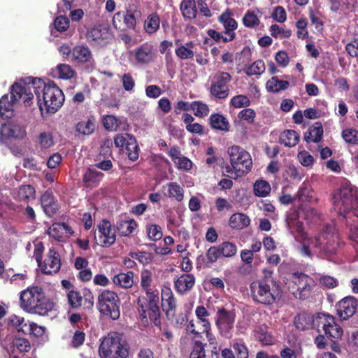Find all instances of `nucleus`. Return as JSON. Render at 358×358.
Wrapping results in <instances>:
<instances>
[{
  "label": "nucleus",
  "instance_id": "obj_1",
  "mask_svg": "<svg viewBox=\"0 0 358 358\" xmlns=\"http://www.w3.org/2000/svg\"><path fill=\"white\" fill-rule=\"evenodd\" d=\"M287 230L294 236L301 246L300 253L307 257L314 255L331 259L337 254L341 245V240L334 224H327L314 237H309L304 231L303 224L299 220L297 213H288L286 217Z\"/></svg>",
  "mask_w": 358,
  "mask_h": 358
},
{
  "label": "nucleus",
  "instance_id": "obj_2",
  "mask_svg": "<svg viewBox=\"0 0 358 358\" xmlns=\"http://www.w3.org/2000/svg\"><path fill=\"white\" fill-rule=\"evenodd\" d=\"M13 92L16 96L24 99L27 106L31 105L35 95L42 115L55 113L64 101L63 92L55 83L38 78L22 80L14 85Z\"/></svg>",
  "mask_w": 358,
  "mask_h": 358
},
{
  "label": "nucleus",
  "instance_id": "obj_3",
  "mask_svg": "<svg viewBox=\"0 0 358 358\" xmlns=\"http://www.w3.org/2000/svg\"><path fill=\"white\" fill-rule=\"evenodd\" d=\"M333 205L334 209L345 218L352 219L353 222H358V194L357 188L349 181H344L340 188L333 196ZM350 239L357 245H355L358 250V223L351 229Z\"/></svg>",
  "mask_w": 358,
  "mask_h": 358
},
{
  "label": "nucleus",
  "instance_id": "obj_4",
  "mask_svg": "<svg viewBox=\"0 0 358 358\" xmlns=\"http://www.w3.org/2000/svg\"><path fill=\"white\" fill-rule=\"evenodd\" d=\"M230 165L225 167L227 173L235 178L248 174L252 167L250 154L238 145H231L227 148Z\"/></svg>",
  "mask_w": 358,
  "mask_h": 358
},
{
  "label": "nucleus",
  "instance_id": "obj_5",
  "mask_svg": "<svg viewBox=\"0 0 358 358\" xmlns=\"http://www.w3.org/2000/svg\"><path fill=\"white\" fill-rule=\"evenodd\" d=\"M99 352L101 358H129L130 346L120 334L113 332L102 340Z\"/></svg>",
  "mask_w": 358,
  "mask_h": 358
},
{
  "label": "nucleus",
  "instance_id": "obj_6",
  "mask_svg": "<svg viewBox=\"0 0 358 358\" xmlns=\"http://www.w3.org/2000/svg\"><path fill=\"white\" fill-rule=\"evenodd\" d=\"M44 292L39 287H31L22 292L20 295L21 306L29 312L43 315L51 308V304L47 303Z\"/></svg>",
  "mask_w": 358,
  "mask_h": 358
},
{
  "label": "nucleus",
  "instance_id": "obj_7",
  "mask_svg": "<svg viewBox=\"0 0 358 358\" xmlns=\"http://www.w3.org/2000/svg\"><path fill=\"white\" fill-rule=\"evenodd\" d=\"M287 289L294 296L299 299H306L311 294L315 285L314 280L308 275L300 273H294L287 282Z\"/></svg>",
  "mask_w": 358,
  "mask_h": 358
},
{
  "label": "nucleus",
  "instance_id": "obj_8",
  "mask_svg": "<svg viewBox=\"0 0 358 358\" xmlns=\"http://www.w3.org/2000/svg\"><path fill=\"white\" fill-rule=\"evenodd\" d=\"M271 280H260L251 283L250 289L254 300L264 304H272L279 298V292Z\"/></svg>",
  "mask_w": 358,
  "mask_h": 358
},
{
  "label": "nucleus",
  "instance_id": "obj_9",
  "mask_svg": "<svg viewBox=\"0 0 358 358\" xmlns=\"http://www.w3.org/2000/svg\"><path fill=\"white\" fill-rule=\"evenodd\" d=\"M98 309L103 315L115 320L120 317V300L117 294L110 290H103L98 297Z\"/></svg>",
  "mask_w": 358,
  "mask_h": 358
},
{
  "label": "nucleus",
  "instance_id": "obj_10",
  "mask_svg": "<svg viewBox=\"0 0 358 358\" xmlns=\"http://www.w3.org/2000/svg\"><path fill=\"white\" fill-rule=\"evenodd\" d=\"M236 313L234 310L218 308L215 316V326L219 334L225 338L233 336Z\"/></svg>",
  "mask_w": 358,
  "mask_h": 358
},
{
  "label": "nucleus",
  "instance_id": "obj_11",
  "mask_svg": "<svg viewBox=\"0 0 358 358\" xmlns=\"http://www.w3.org/2000/svg\"><path fill=\"white\" fill-rule=\"evenodd\" d=\"M141 17V12L134 4L129 5L125 11L117 12L112 20L113 27L117 29L120 28L121 20L127 29L134 30L137 22Z\"/></svg>",
  "mask_w": 358,
  "mask_h": 358
},
{
  "label": "nucleus",
  "instance_id": "obj_12",
  "mask_svg": "<svg viewBox=\"0 0 358 358\" xmlns=\"http://www.w3.org/2000/svg\"><path fill=\"white\" fill-rule=\"evenodd\" d=\"M231 80V75L227 72L217 73L211 82L210 94L217 99H223L228 96L229 88L228 83Z\"/></svg>",
  "mask_w": 358,
  "mask_h": 358
},
{
  "label": "nucleus",
  "instance_id": "obj_13",
  "mask_svg": "<svg viewBox=\"0 0 358 358\" xmlns=\"http://www.w3.org/2000/svg\"><path fill=\"white\" fill-rule=\"evenodd\" d=\"M322 329L324 334L329 338H340L343 334L342 328L336 323L335 318L328 314L321 313L317 315V328L320 332Z\"/></svg>",
  "mask_w": 358,
  "mask_h": 358
},
{
  "label": "nucleus",
  "instance_id": "obj_14",
  "mask_svg": "<svg viewBox=\"0 0 358 358\" xmlns=\"http://www.w3.org/2000/svg\"><path fill=\"white\" fill-rule=\"evenodd\" d=\"M99 244L102 247L112 245L116 240V229L107 220H101L96 227Z\"/></svg>",
  "mask_w": 358,
  "mask_h": 358
},
{
  "label": "nucleus",
  "instance_id": "obj_15",
  "mask_svg": "<svg viewBox=\"0 0 358 358\" xmlns=\"http://www.w3.org/2000/svg\"><path fill=\"white\" fill-rule=\"evenodd\" d=\"M27 135L25 127L17 122H8L0 127V143L7 145L9 138L22 139Z\"/></svg>",
  "mask_w": 358,
  "mask_h": 358
},
{
  "label": "nucleus",
  "instance_id": "obj_16",
  "mask_svg": "<svg viewBox=\"0 0 358 358\" xmlns=\"http://www.w3.org/2000/svg\"><path fill=\"white\" fill-rule=\"evenodd\" d=\"M87 39L94 45L106 46L113 39L109 28L96 26L87 31Z\"/></svg>",
  "mask_w": 358,
  "mask_h": 358
},
{
  "label": "nucleus",
  "instance_id": "obj_17",
  "mask_svg": "<svg viewBox=\"0 0 358 358\" xmlns=\"http://www.w3.org/2000/svg\"><path fill=\"white\" fill-rule=\"evenodd\" d=\"M48 234L58 242H66L74 234L72 228L64 222H55L49 227Z\"/></svg>",
  "mask_w": 358,
  "mask_h": 358
},
{
  "label": "nucleus",
  "instance_id": "obj_18",
  "mask_svg": "<svg viewBox=\"0 0 358 358\" xmlns=\"http://www.w3.org/2000/svg\"><path fill=\"white\" fill-rule=\"evenodd\" d=\"M18 83L17 82V83ZM15 84L16 83L10 87V96L5 94L0 99V117L1 118L11 117L13 115L15 103L19 100H22L24 102L22 97H17L14 94L13 87Z\"/></svg>",
  "mask_w": 358,
  "mask_h": 358
},
{
  "label": "nucleus",
  "instance_id": "obj_19",
  "mask_svg": "<svg viewBox=\"0 0 358 358\" xmlns=\"http://www.w3.org/2000/svg\"><path fill=\"white\" fill-rule=\"evenodd\" d=\"M357 306L358 301L355 297L352 296L345 297L336 306L339 317L343 320H348L355 313Z\"/></svg>",
  "mask_w": 358,
  "mask_h": 358
},
{
  "label": "nucleus",
  "instance_id": "obj_20",
  "mask_svg": "<svg viewBox=\"0 0 358 358\" xmlns=\"http://www.w3.org/2000/svg\"><path fill=\"white\" fill-rule=\"evenodd\" d=\"M232 16V12L229 9H227L218 17L219 22L223 25L225 34L229 36V38H224V42L231 41L236 37L234 31L238 27V23Z\"/></svg>",
  "mask_w": 358,
  "mask_h": 358
},
{
  "label": "nucleus",
  "instance_id": "obj_21",
  "mask_svg": "<svg viewBox=\"0 0 358 358\" xmlns=\"http://www.w3.org/2000/svg\"><path fill=\"white\" fill-rule=\"evenodd\" d=\"M134 57L138 64H148L153 62L156 57V52L152 45L144 43L134 51Z\"/></svg>",
  "mask_w": 358,
  "mask_h": 358
},
{
  "label": "nucleus",
  "instance_id": "obj_22",
  "mask_svg": "<svg viewBox=\"0 0 358 358\" xmlns=\"http://www.w3.org/2000/svg\"><path fill=\"white\" fill-rule=\"evenodd\" d=\"M60 268V255L54 248H50L42 268L43 272L45 274L57 273Z\"/></svg>",
  "mask_w": 358,
  "mask_h": 358
},
{
  "label": "nucleus",
  "instance_id": "obj_23",
  "mask_svg": "<svg viewBox=\"0 0 358 358\" xmlns=\"http://www.w3.org/2000/svg\"><path fill=\"white\" fill-rule=\"evenodd\" d=\"M72 62L79 64H92L94 59L90 49L85 45H78L72 49Z\"/></svg>",
  "mask_w": 358,
  "mask_h": 358
},
{
  "label": "nucleus",
  "instance_id": "obj_24",
  "mask_svg": "<svg viewBox=\"0 0 358 358\" xmlns=\"http://www.w3.org/2000/svg\"><path fill=\"white\" fill-rule=\"evenodd\" d=\"M195 284V278L192 274L181 275L174 282L176 291L180 294H185L190 291Z\"/></svg>",
  "mask_w": 358,
  "mask_h": 358
},
{
  "label": "nucleus",
  "instance_id": "obj_25",
  "mask_svg": "<svg viewBox=\"0 0 358 358\" xmlns=\"http://www.w3.org/2000/svg\"><path fill=\"white\" fill-rule=\"evenodd\" d=\"M138 305L141 308V310H139L140 314L143 318H146L148 315L150 320L152 321L156 326L160 325V309L159 304L146 306L145 307L141 299H138Z\"/></svg>",
  "mask_w": 358,
  "mask_h": 358
},
{
  "label": "nucleus",
  "instance_id": "obj_26",
  "mask_svg": "<svg viewBox=\"0 0 358 358\" xmlns=\"http://www.w3.org/2000/svg\"><path fill=\"white\" fill-rule=\"evenodd\" d=\"M41 203L44 213L49 217L54 215L59 208L57 201L52 194L45 192L41 197Z\"/></svg>",
  "mask_w": 358,
  "mask_h": 358
},
{
  "label": "nucleus",
  "instance_id": "obj_27",
  "mask_svg": "<svg viewBox=\"0 0 358 358\" xmlns=\"http://www.w3.org/2000/svg\"><path fill=\"white\" fill-rule=\"evenodd\" d=\"M50 75L55 78L70 80L76 75V71L67 64H59L51 69Z\"/></svg>",
  "mask_w": 358,
  "mask_h": 358
},
{
  "label": "nucleus",
  "instance_id": "obj_28",
  "mask_svg": "<svg viewBox=\"0 0 358 358\" xmlns=\"http://www.w3.org/2000/svg\"><path fill=\"white\" fill-rule=\"evenodd\" d=\"M295 327L299 330H306L317 325V315L313 317L309 313L299 314L294 318Z\"/></svg>",
  "mask_w": 358,
  "mask_h": 358
},
{
  "label": "nucleus",
  "instance_id": "obj_29",
  "mask_svg": "<svg viewBox=\"0 0 358 358\" xmlns=\"http://www.w3.org/2000/svg\"><path fill=\"white\" fill-rule=\"evenodd\" d=\"M162 307L167 316L176 309V300L171 289L169 287L162 289Z\"/></svg>",
  "mask_w": 358,
  "mask_h": 358
},
{
  "label": "nucleus",
  "instance_id": "obj_30",
  "mask_svg": "<svg viewBox=\"0 0 358 358\" xmlns=\"http://www.w3.org/2000/svg\"><path fill=\"white\" fill-rule=\"evenodd\" d=\"M35 189L29 185H22L13 192V197L20 201L28 202L35 198Z\"/></svg>",
  "mask_w": 358,
  "mask_h": 358
},
{
  "label": "nucleus",
  "instance_id": "obj_31",
  "mask_svg": "<svg viewBox=\"0 0 358 358\" xmlns=\"http://www.w3.org/2000/svg\"><path fill=\"white\" fill-rule=\"evenodd\" d=\"M166 191L164 194L166 196L174 198L178 201H181L184 199V190L177 182H171L164 186Z\"/></svg>",
  "mask_w": 358,
  "mask_h": 358
},
{
  "label": "nucleus",
  "instance_id": "obj_32",
  "mask_svg": "<svg viewBox=\"0 0 358 358\" xmlns=\"http://www.w3.org/2000/svg\"><path fill=\"white\" fill-rule=\"evenodd\" d=\"M9 322L19 331L24 334L30 333L31 322L25 320L24 317L13 315L9 317Z\"/></svg>",
  "mask_w": 358,
  "mask_h": 358
},
{
  "label": "nucleus",
  "instance_id": "obj_33",
  "mask_svg": "<svg viewBox=\"0 0 358 358\" xmlns=\"http://www.w3.org/2000/svg\"><path fill=\"white\" fill-rule=\"evenodd\" d=\"M180 10L185 19L192 20L196 17L197 6L194 0H183L180 5Z\"/></svg>",
  "mask_w": 358,
  "mask_h": 358
},
{
  "label": "nucleus",
  "instance_id": "obj_34",
  "mask_svg": "<svg viewBox=\"0 0 358 358\" xmlns=\"http://www.w3.org/2000/svg\"><path fill=\"white\" fill-rule=\"evenodd\" d=\"M299 138L300 136L296 131L287 129L280 134V141L285 146L291 148L299 143Z\"/></svg>",
  "mask_w": 358,
  "mask_h": 358
},
{
  "label": "nucleus",
  "instance_id": "obj_35",
  "mask_svg": "<svg viewBox=\"0 0 358 358\" xmlns=\"http://www.w3.org/2000/svg\"><path fill=\"white\" fill-rule=\"evenodd\" d=\"M323 136V127L320 122H315L308 130L304 138L307 142L317 143Z\"/></svg>",
  "mask_w": 358,
  "mask_h": 358
},
{
  "label": "nucleus",
  "instance_id": "obj_36",
  "mask_svg": "<svg viewBox=\"0 0 358 358\" xmlns=\"http://www.w3.org/2000/svg\"><path fill=\"white\" fill-rule=\"evenodd\" d=\"M209 122L213 129L224 131L229 129V122L222 114H212L209 118Z\"/></svg>",
  "mask_w": 358,
  "mask_h": 358
},
{
  "label": "nucleus",
  "instance_id": "obj_37",
  "mask_svg": "<svg viewBox=\"0 0 358 358\" xmlns=\"http://www.w3.org/2000/svg\"><path fill=\"white\" fill-rule=\"evenodd\" d=\"M250 218L243 213H234L229 219V226L233 229H241L250 224Z\"/></svg>",
  "mask_w": 358,
  "mask_h": 358
},
{
  "label": "nucleus",
  "instance_id": "obj_38",
  "mask_svg": "<svg viewBox=\"0 0 358 358\" xmlns=\"http://www.w3.org/2000/svg\"><path fill=\"white\" fill-rule=\"evenodd\" d=\"M76 131L83 135H90L95 129V118L90 117L79 122L76 126Z\"/></svg>",
  "mask_w": 358,
  "mask_h": 358
},
{
  "label": "nucleus",
  "instance_id": "obj_39",
  "mask_svg": "<svg viewBox=\"0 0 358 358\" xmlns=\"http://www.w3.org/2000/svg\"><path fill=\"white\" fill-rule=\"evenodd\" d=\"M133 278L134 273L132 272L121 273L113 277V282L116 285L127 289L132 287Z\"/></svg>",
  "mask_w": 358,
  "mask_h": 358
},
{
  "label": "nucleus",
  "instance_id": "obj_40",
  "mask_svg": "<svg viewBox=\"0 0 358 358\" xmlns=\"http://www.w3.org/2000/svg\"><path fill=\"white\" fill-rule=\"evenodd\" d=\"M289 85V82L279 80L277 76H273L266 82V87L268 92L276 93L287 89Z\"/></svg>",
  "mask_w": 358,
  "mask_h": 358
},
{
  "label": "nucleus",
  "instance_id": "obj_41",
  "mask_svg": "<svg viewBox=\"0 0 358 358\" xmlns=\"http://www.w3.org/2000/svg\"><path fill=\"white\" fill-rule=\"evenodd\" d=\"M160 19L157 14L149 15L144 22V30L148 34H155L159 28Z\"/></svg>",
  "mask_w": 358,
  "mask_h": 358
},
{
  "label": "nucleus",
  "instance_id": "obj_42",
  "mask_svg": "<svg viewBox=\"0 0 358 358\" xmlns=\"http://www.w3.org/2000/svg\"><path fill=\"white\" fill-rule=\"evenodd\" d=\"M103 174L95 168H89L83 176V180L88 185H96L103 178Z\"/></svg>",
  "mask_w": 358,
  "mask_h": 358
},
{
  "label": "nucleus",
  "instance_id": "obj_43",
  "mask_svg": "<svg viewBox=\"0 0 358 358\" xmlns=\"http://www.w3.org/2000/svg\"><path fill=\"white\" fill-rule=\"evenodd\" d=\"M37 142L43 150L52 148L55 145L52 133L49 131L41 132L37 136Z\"/></svg>",
  "mask_w": 358,
  "mask_h": 358
},
{
  "label": "nucleus",
  "instance_id": "obj_44",
  "mask_svg": "<svg viewBox=\"0 0 358 358\" xmlns=\"http://www.w3.org/2000/svg\"><path fill=\"white\" fill-rule=\"evenodd\" d=\"M195 315L198 320V322L201 324V328L206 329H209V326L211 325L208 317L210 316L209 311L203 306H198L195 309Z\"/></svg>",
  "mask_w": 358,
  "mask_h": 358
},
{
  "label": "nucleus",
  "instance_id": "obj_45",
  "mask_svg": "<svg viewBox=\"0 0 358 358\" xmlns=\"http://www.w3.org/2000/svg\"><path fill=\"white\" fill-rule=\"evenodd\" d=\"M255 336L264 345H271L273 342L272 336L268 333L266 325L257 327L255 330Z\"/></svg>",
  "mask_w": 358,
  "mask_h": 358
},
{
  "label": "nucleus",
  "instance_id": "obj_46",
  "mask_svg": "<svg viewBox=\"0 0 358 358\" xmlns=\"http://www.w3.org/2000/svg\"><path fill=\"white\" fill-rule=\"evenodd\" d=\"M137 223L133 219L122 220L117 224V229L122 236H128L136 228Z\"/></svg>",
  "mask_w": 358,
  "mask_h": 358
},
{
  "label": "nucleus",
  "instance_id": "obj_47",
  "mask_svg": "<svg viewBox=\"0 0 358 358\" xmlns=\"http://www.w3.org/2000/svg\"><path fill=\"white\" fill-rule=\"evenodd\" d=\"M271 192L269 183L264 180H257L254 184V194L259 197H266Z\"/></svg>",
  "mask_w": 358,
  "mask_h": 358
},
{
  "label": "nucleus",
  "instance_id": "obj_48",
  "mask_svg": "<svg viewBox=\"0 0 358 358\" xmlns=\"http://www.w3.org/2000/svg\"><path fill=\"white\" fill-rule=\"evenodd\" d=\"M175 45L178 47L176 49V55L181 59H192L194 56V52L190 48L183 46L179 39L175 41Z\"/></svg>",
  "mask_w": 358,
  "mask_h": 358
},
{
  "label": "nucleus",
  "instance_id": "obj_49",
  "mask_svg": "<svg viewBox=\"0 0 358 358\" xmlns=\"http://www.w3.org/2000/svg\"><path fill=\"white\" fill-rule=\"evenodd\" d=\"M243 23L248 28H256L259 25L260 20L255 10H248L243 17Z\"/></svg>",
  "mask_w": 358,
  "mask_h": 358
},
{
  "label": "nucleus",
  "instance_id": "obj_50",
  "mask_svg": "<svg viewBox=\"0 0 358 358\" xmlns=\"http://www.w3.org/2000/svg\"><path fill=\"white\" fill-rule=\"evenodd\" d=\"M231 345L236 353V358H248V350L243 341L236 339Z\"/></svg>",
  "mask_w": 358,
  "mask_h": 358
},
{
  "label": "nucleus",
  "instance_id": "obj_51",
  "mask_svg": "<svg viewBox=\"0 0 358 358\" xmlns=\"http://www.w3.org/2000/svg\"><path fill=\"white\" fill-rule=\"evenodd\" d=\"M141 286L144 290L155 288L152 273L147 269L141 273Z\"/></svg>",
  "mask_w": 358,
  "mask_h": 358
},
{
  "label": "nucleus",
  "instance_id": "obj_52",
  "mask_svg": "<svg viewBox=\"0 0 358 358\" xmlns=\"http://www.w3.org/2000/svg\"><path fill=\"white\" fill-rule=\"evenodd\" d=\"M264 62L261 60H257L245 69V73L248 76H259L265 71Z\"/></svg>",
  "mask_w": 358,
  "mask_h": 358
},
{
  "label": "nucleus",
  "instance_id": "obj_53",
  "mask_svg": "<svg viewBox=\"0 0 358 358\" xmlns=\"http://www.w3.org/2000/svg\"><path fill=\"white\" fill-rule=\"evenodd\" d=\"M191 109L197 117H205L209 113V108L207 104L201 101H194L191 103Z\"/></svg>",
  "mask_w": 358,
  "mask_h": 358
},
{
  "label": "nucleus",
  "instance_id": "obj_54",
  "mask_svg": "<svg viewBox=\"0 0 358 358\" xmlns=\"http://www.w3.org/2000/svg\"><path fill=\"white\" fill-rule=\"evenodd\" d=\"M221 255L224 257H234L237 252V247L234 243L231 242H224L219 245Z\"/></svg>",
  "mask_w": 358,
  "mask_h": 358
},
{
  "label": "nucleus",
  "instance_id": "obj_55",
  "mask_svg": "<svg viewBox=\"0 0 358 358\" xmlns=\"http://www.w3.org/2000/svg\"><path fill=\"white\" fill-rule=\"evenodd\" d=\"M127 155L129 159L133 162L137 160L139 156V149L136 138L134 137L126 147Z\"/></svg>",
  "mask_w": 358,
  "mask_h": 358
},
{
  "label": "nucleus",
  "instance_id": "obj_56",
  "mask_svg": "<svg viewBox=\"0 0 358 358\" xmlns=\"http://www.w3.org/2000/svg\"><path fill=\"white\" fill-rule=\"evenodd\" d=\"M343 140L350 144H358V130L352 128H348L342 131Z\"/></svg>",
  "mask_w": 358,
  "mask_h": 358
},
{
  "label": "nucleus",
  "instance_id": "obj_57",
  "mask_svg": "<svg viewBox=\"0 0 358 358\" xmlns=\"http://www.w3.org/2000/svg\"><path fill=\"white\" fill-rule=\"evenodd\" d=\"M147 232L149 238L154 241L160 240L163 236L161 227L157 224L148 225Z\"/></svg>",
  "mask_w": 358,
  "mask_h": 358
},
{
  "label": "nucleus",
  "instance_id": "obj_58",
  "mask_svg": "<svg viewBox=\"0 0 358 358\" xmlns=\"http://www.w3.org/2000/svg\"><path fill=\"white\" fill-rule=\"evenodd\" d=\"M231 106L236 108L247 107L250 106V101L249 98L245 95H236L234 96L230 101Z\"/></svg>",
  "mask_w": 358,
  "mask_h": 358
},
{
  "label": "nucleus",
  "instance_id": "obj_59",
  "mask_svg": "<svg viewBox=\"0 0 358 358\" xmlns=\"http://www.w3.org/2000/svg\"><path fill=\"white\" fill-rule=\"evenodd\" d=\"M67 298L69 305L73 308H77L82 304L83 298L80 294L77 291L71 290L69 292Z\"/></svg>",
  "mask_w": 358,
  "mask_h": 358
},
{
  "label": "nucleus",
  "instance_id": "obj_60",
  "mask_svg": "<svg viewBox=\"0 0 358 358\" xmlns=\"http://www.w3.org/2000/svg\"><path fill=\"white\" fill-rule=\"evenodd\" d=\"M297 157L301 164L303 166H310L315 162L314 157L306 150L299 152Z\"/></svg>",
  "mask_w": 358,
  "mask_h": 358
},
{
  "label": "nucleus",
  "instance_id": "obj_61",
  "mask_svg": "<svg viewBox=\"0 0 358 358\" xmlns=\"http://www.w3.org/2000/svg\"><path fill=\"white\" fill-rule=\"evenodd\" d=\"M134 138L133 136L129 134H121L117 135L114 138V143L117 148H125L127 144Z\"/></svg>",
  "mask_w": 358,
  "mask_h": 358
},
{
  "label": "nucleus",
  "instance_id": "obj_62",
  "mask_svg": "<svg viewBox=\"0 0 358 358\" xmlns=\"http://www.w3.org/2000/svg\"><path fill=\"white\" fill-rule=\"evenodd\" d=\"M103 124L107 130L115 131L117 129L118 120L113 115H106L103 118Z\"/></svg>",
  "mask_w": 358,
  "mask_h": 358
},
{
  "label": "nucleus",
  "instance_id": "obj_63",
  "mask_svg": "<svg viewBox=\"0 0 358 358\" xmlns=\"http://www.w3.org/2000/svg\"><path fill=\"white\" fill-rule=\"evenodd\" d=\"M319 281L322 286L328 289H333L338 285V280L336 278L327 275H321Z\"/></svg>",
  "mask_w": 358,
  "mask_h": 358
},
{
  "label": "nucleus",
  "instance_id": "obj_64",
  "mask_svg": "<svg viewBox=\"0 0 358 358\" xmlns=\"http://www.w3.org/2000/svg\"><path fill=\"white\" fill-rule=\"evenodd\" d=\"M190 358H206L204 345L200 341H196L190 355Z\"/></svg>",
  "mask_w": 358,
  "mask_h": 358
}]
</instances>
